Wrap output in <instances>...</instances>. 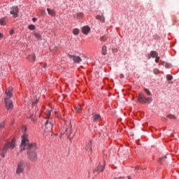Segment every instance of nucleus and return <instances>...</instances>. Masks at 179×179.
I'll use <instances>...</instances> for the list:
<instances>
[{
	"label": "nucleus",
	"mask_w": 179,
	"mask_h": 179,
	"mask_svg": "<svg viewBox=\"0 0 179 179\" xmlns=\"http://www.w3.org/2000/svg\"><path fill=\"white\" fill-rule=\"evenodd\" d=\"M13 91V87H10L8 90L6 91V94L8 98L5 99V104H6V108L7 110H12L13 108V103L12 101L10 99V97H12V92Z\"/></svg>",
	"instance_id": "nucleus-2"
},
{
	"label": "nucleus",
	"mask_w": 179,
	"mask_h": 179,
	"mask_svg": "<svg viewBox=\"0 0 179 179\" xmlns=\"http://www.w3.org/2000/svg\"><path fill=\"white\" fill-rule=\"evenodd\" d=\"M73 34H74V36H78V34H79V29H74L73 30Z\"/></svg>",
	"instance_id": "nucleus-23"
},
{
	"label": "nucleus",
	"mask_w": 179,
	"mask_h": 179,
	"mask_svg": "<svg viewBox=\"0 0 179 179\" xmlns=\"http://www.w3.org/2000/svg\"><path fill=\"white\" fill-rule=\"evenodd\" d=\"M144 92L146 93L148 96H152V93H150V91H149V90L145 88L144 89Z\"/></svg>",
	"instance_id": "nucleus-26"
},
{
	"label": "nucleus",
	"mask_w": 179,
	"mask_h": 179,
	"mask_svg": "<svg viewBox=\"0 0 179 179\" xmlns=\"http://www.w3.org/2000/svg\"><path fill=\"white\" fill-rule=\"evenodd\" d=\"M32 20L33 22H36V20H37V18H33Z\"/></svg>",
	"instance_id": "nucleus-37"
},
{
	"label": "nucleus",
	"mask_w": 179,
	"mask_h": 179,
	"mask_svg": "<svg viewBox=\"0 0 179 179\" xmlns=\"http://www.w3.org/2000/svg\"><path fill=\"white\" fill-rule=\"evenodd\" d=\"M131 136H134V134H131Z\"/></svg>",
	"instance_id": "nucleus-40"
},
{
	"label": "nucleus",
	"mask_w": 179,
	"mask_h": 179,
	"mask_svg": "<svg viewBox=\"0 0 179 179\" xmlns=\"http://www.w3.org/2000/svg\"><path fill=\"white\" fill-rule=\"evenodd\" d=\"M1 38H3V34H2L1 32H0V40Z\"/></svg>",
	"instance_id": "nucleus-35"
},
{
	"label": "nucleus",
	"mask_w": 179,
	"mask_h": 179,
	"mask_svg": "<svg viewBox=\"0 0 179 179\" xmlns=\"http://www.w3.org/2000/svg\"><path fill=\"white\" fill-rule=\"evenodd\" d=\"M104 167H106V162L103 161V164L100 163L99 166L94 169V171H104Z\"/></svg>",
	"instance_id": "nucleus-9"
},
{
	"label": "nucleus",
	"mask_w": 179,
	"mask_h": 179,
	"mask_svg": "<svg viewBox=\"0 0 179 179\" xmlns=\"http://www.w3.org/2000/svg\"><path fill=\"white\" fill-rule=\"evenodd\" d=\"M54 128V123L52 119H48L45 122V132H51Z\"/></svg>",
	"instance_id": "nucleus-6"
},
{
	"label": "nucleus",
	"mask_w": 179,
	"mask_h": 179,
	"mask_svg": "<svg viewBox=\"0 0 179 179\" xmlns=\"http://www.w3.org/2000/svg\"><path fill=\"white\" fill-rule=\"evenodd\" d=\"M68 57L71 59H73L75 64H80V62H82V58H80L79 56L69 55Z\"/></svg>",
	"instance_id": "nucleus-7"
},
{
	"label": "nucleus",
	"mask_w": 179,
	"mask_h": 179,
	"mask_svg": "<svg viewBox=\"0 0 179 179\" xmlns=\"http://www.w3.org/2000/svg\"><path fill=\"white\" fill-rule=\"evenodd\" d=\"M82 32L83 34L87 35L90 32V27L89 26H85L82 28Z\"/></svg>",
	"instance_id": "nucleus-10"
},
{
	"label": "nucleus",
	"mask_w": 179,
	"mask_h": 179,
	"mask_svg": "<svg viewBox=\"0 0 179 179\" xmlns=\"http://www.w3.org/2000/svg\"><path fill=\"white\" fill-rule=\"evenodd\" d=\"M96 19L97 20H100L101 22H102V23H104L106 22V19L104 18V16L97 15L96 16Z\"/></svg>",
	"instance_id": "nucleus-15"
},
{
	"label": "nucleus",
	"mask_w": 179,
	"mask_h": 179,
	"mask_svg": "<svg viewBox=\"0 0 179 179\" xmlns=\"http://www.w3.org/2000/svg\"><path fill=\"white\" fill-rule=\"evenodd\" d=\"M26 166V162L24 160L19 161L17 164V168L15 173L17 176H20V174L24 173V167Z\"/></svg>",
	"instance_id": "nucleus-4"
},
{
	"label": "nucleus",
	"mask_w": 179,
	"mask_h": 179,
	"mask_svg": "<svg viewBox=\"0 0 179 179\" xmlns=\"http://www.w3.org/2000/svg\"><path fill=\"white\" fill-rule=\"evenodd\" d=\"M165 67L166 68H171V64H169L168 63L165 64Z\"/></svg>",
	"instance_id": "nucleus-32"
},
{
	"label": "nucleus",
	"mask_w": 179,
	"mask_h": 179,
	"mask_svg": "<svg viewBox=\"0 0 179 179\" xmlns=\"http://www.w3.org/2000/svg\"><path fill=\"white\" fill-rule=\"evenodd\" d=\"M15 148H16V139L13 138L10 143H7L6 144H5V146L1 153L2 157H5V153L8 152V149H15Z\"/></svg>",
	"instance_id": "nucleus-3"
},
{
	"label": "nucleus",
	"mask_w": 179,
	"mask_h": 179,
	"mask_svg": "<svg viewBox=\"0 0 179 179\" xmlns=\"http://www.w3.org/2000/svg\"><path fill=\"white\" fill-rule=\"evenodd\" d=\"M30 62H34L36 61V55H30L27 57Z\"/></svg>",
	"instance_id": "nucleus-13"
},
{
	"label": "nucleus",
	"mask_w": 179,
	"mask_h": 179,
	"mask_svg": "<svg viewBox=\"0 0 179 179\" xmlns=\"http://www.w3.org/2000/svg\"><path fill=\"white\" fill-rule=\"evenodd\" d=\"M20 148V152L27 150V155L29 160L37 162V144L36 143H29V135L26 133L22 136Z\"/></svg>",
	"instance_id": "nucleus-1"
},
{
	"label": "nucleus",
	"mask_w": 179,
	"mask_h": 179,
	"mask_svg": "<svg viewBox=\"0 0 179 179\" xmlns=\"http://www.w3.org/2000/svg\"><path fill=\"white\" fill-rule=\"evenodd\" d=\"M73 17H75V19H82V17H83V13H78L74 14Z\"/></svg>",
	"instance_id": "nucleus-14"
},
{
	"label": "nucleus",
	"mask_w": 179,
	"mask_h": 179,
	"mask_svg": "<svg viewBox=\"0 0 179 179\" xmlns=\"http://www.w3.org/2000/svg\"><path fill=\"white\" fill-rule=\"evenodd\" d=\"M10 34H13V30H11V31H10Z\"/></svg>",
	"instance_id": "nucleus-38"
},
{
	"label": "nucleus",
	"mask_w": 179,
	"mask_h": 179,
	"mask_svg": "<svg viewBox=\"0 0 179 179\" xmlns=\"http://www.w3.org/2000/svg\"><path fill=\"white\" fill-rule=\"evenodd\" d=\"M0 24L1 26H5L6 24V17H3L0 19Z\"/></svg>",
	"instance_id": "nucleus-18"
},
{
	"label": "nucleus",
	"mask_w": 179,
	"mask_h": 179,
	"mask_svg": "<svg viewBox=\"0 0 179 179\" xmlns=\"http://www.w3.org/2000/svg\"><path fill=\"white\" fill-rule=\"evenodd\" d=\"M10 15H13V17H17L19 13V8H17V7L16 6L12 7L10 8Z\"/></svg>",
	"instance_id": "nucleus-8"
},
{
	"label": "nucleus",
	"mask_w": 179,
	"mask_h": 179,
	"mask_svg": "<svg viewBox=\"0 0 179 179\" xmlns=\"http://www.w3.org/2000/svg\"><path fill=\"white\" fill-rule=\"evenodd\" d=\"M37 103H38V99H36L35 102H33L32 104H33V106H36V104H37Z\"/></svg>",
	"instance_id": "nucleus-34"
},
{
	"label": "nucleus",
	"mask_w": 179,
	"mask_h": 179,
	"mask_svg": "<svg viewBox=\"0 0 179 179\" xmlns=\"http://www.w3.org/2000/svg\"><path fill=\"white\" fill-rule=\"evenodd\" d=\"M6 125V123L5 122H0V132L5 128V126Z\"/></svg>",
	"instance_id": "nucleus-21"
},
{
	"label": "nucleus",
	"mask_w": 179,
	"mask_h": 179,
	"mask_svg": "<svg viewBox=\"0 0 179 179\" xmlns=\"http://www.w3.org/2000/svg\"><path fill=\"white\" fill-rule=\"evenodd\" d=\"M120 78L122 79V78H124V74H120Z\"/></svg>",
	"instance_id": "nucleus-36"
},
{
	"label": "nucleus",
	"mask_w": 179,
	"mask_h": 179,
	"mask_svg": "<svg viewBox=\"0 0 179 179\" xmlns=\"http://www.w3.org/2000/svg\"><path fill=\"white\" fill-rule=\"evenodd\" d=\"M167 80H171L173 79V76L171 75H167L166 76Z\"/></svg>",
	"instance_id": "nucleus-28"
},
{
	"label": "nucleus",
	"mask_w": 179,
	"mask_h": 179,
	"mask_svg": "<svg viewBox=\"0 0 179 179\" xmlns=\"http://www.w3.org/2000/svg\"><path fill=\"white\" fill-rule=\"evenodd\" d=\"M92 118H93L94 121L97 122V121H100V120H101V116L99 114H94Z\"/></svg>",
	"instance_id": "nucleus-12"
},
{
	"label": "nucleus",
	"mask_w": 179,
	"mask_h": 179,
	"mask_svg": "<svg viewBox=\"0 0 179 179\" xmlns=\"http://www.w3.org/2000/svg\"><path fill=\"white\" fill-rule=\"evenodd\" d=\"M159 59H160V57L157 56V57H155V62H159Z\"/></svg>",
	"instance_id": "nucleus-31"
},
{
	"label": "nucleus",
	"mask_w": 179,
	"mask_h": 179,
	"mask_svg": "<svg viewBox=\"0 0 179 179\" xmlns=\"http://www.w3.org/2000/svg\"><path fill=\"white\" fill-rule=\"evenodd\" d=\"M47 11L48 15H50V16H55V10L47 8Z\"/></svg>",
	"instance_id": "nucleus-16"
},
{
	"label": "nucleus",
	"mask_w": 179,
	"mask_h": 179,
	"mask_svg": "<svg viewBox=\"0 0 179 179\" xmlns=\"http://www.w3.org/2000/svg\"><path fill=\"white\" fill-rule=\"evenodd\" d=\"M47 118H50L51 116V110H48L46 113Z\"/></svg>",
	"instance_id": "nucleus-29"
},
{
	"label": "nucleus",
	"mask_w": 179,
	"mask_h": 179,
	"mask_svg": "<svg viewBox=\"0 0 179 179\" xmlns=\"http://www.w3.org/2000/svg\"><path fill=\"white\" fill-rule=\"evenodd\" d=\"M28 29L29 30H36V26L34 24H30L28 26Z\"/></svg>",
	"instance_id": "nucleus-24"
},
{
	"label": "nucleus",
	"mask_w": 179,
	"mask_h": 179,
	"mask_svg": "<svg viewBox=\"0 0 179 179\" xmlns=\"http://www.w3.org/2000/svg\"><path fill=\"white\" fill-rule=\"evenodd\" d=\"M101 54H102V55H106L107 54V46L103 45L102 47Z\"/></svg>",
	"instance_id": "nucleus-19"
},
{
	"label": "nucleus",
	"mask_w": 179,
	"mask_h": 179,
	"mask_svg": "<svg viewBox=\"0 0 179 179\" xmlns=\"http://www.w3.org/2000/svg\"><path fill=\"white\" fill-rule=\"evenodd\" d=\"M164 159H167V156H164L163 158L158 159L159 163H162V162H164Z\"/></svg>",
	"instance_id": "nucleus-27"
},
{
	"label": "nucleus",
	"mask_w": 179,
	"mask_h": 179,
	"mask_svg": "<svg viewBox=\"0 0 179 179\" xmlns=\"http://www.w3.org/2000/svg\"><path fill=\"white\" fill-rule=\"evenodd\" d=\"M76 113H80L82 111V106H78L75 108Z\"/></svg>",
	"instance_id": "nucleus-22"
},
{
	"label": "nucleus",
	"mask_w": 179,
	"mask_h": 179,
	"mask_svg": "<svg viewBox=\"0 0 179 179\" xmlns=\"http://www.w3.org/2000/svg\"><path fill=\"white\" fill-rule=\"evenodd\" d=\"M150 55L152 58H156V57L159 56V53H157V52L156 51L152 50L150 52Z\"/></svg>",
	"instance_id": "nucleus-17"
},
{
	"label": "nucleus",
	"mask_w": 179,
	"mask_h": 179,
	"mask_svg": "<svg viewBox=\"0 0 179 179\" xmlns=\"http://www.w3.org/2000/svg\"><path fill=\"white\" fill-rule=\"evenodd\" d=\"M101 41H107V38L106 36H102L100 38Z\"/></svg>",
	"instance_id": "nucleus-30"
},
{
	"label": "nucleus",
	"mask_w": 179,
	"mask_h": 179,
	"mask_svg": "<svg viewBox=\"0 0 179 179\" xmlns=\"http://www.w3.org/2000/svg\"><path fill=\"white\" fill-rule=\"evenodd\" d=\"M138 103H148V104H150V103L153 101V99L152 97L146 98L143 93H140L138 96Z\"/></svg>",
	"instance_id": "nucleus-5"
},
{
	"label": "nucleus",
	"mask_w": 179,
	"mask_h": 179,
	"mask_svg": "<svg viewBox=\"0 0 179 179\" xmlns=\"http://www.w3.org/2000/svg\"><path fill=\"white\" fill-rule=\"evenodd\" d=\"M154 73H155V75H157V73H159V70L158 69H155L154 70Z\"/></svg>",
	"instance_id": "nucleus-33"
},
{
	"label": "nucleus",
	"mask_w": 179,
	"mask_h": 179,
	"mask_svg": "<svg viewBox=\"0 0 179 179\" xmlns=\"http://www.w3.org/2000/svg\"><path fill=\"white\" fill-rule=\"evenodd\" d=\"M127 179H131L129 176H128Z\"/></svg>",
	"instance_id": "nucleus-39"
},
{
	"label": "nucleus",
	"mask_w": 179,
	"mask_h": 179,
	"mask_svg": "<svg viewBox=\"0 0 179 179\" xmlns=\"http://www.w3.org/2000/svg\"><path fill=\"white\" fill-rule=\"evenodd\" d=\"M85 150L87 152H90V153H92V141H90L87 144V145L85 147Z\"/></svg>",
	"instance_id": "nucleus-11"
},
{
	"label": "nucleus",
	"mask_w": 179,
	"mask_h": 179,
	"mask_svg": "<svg viewBox=\"0 0 179 179\" xmlns=\"http://www.w3.org/2000/svg\"><path fill=\"white\" fill-rule=\"evenodd\" d=\"M34 36L37 40H41V35L38 34L37 32H34Z\"/></svg>",
	"instance_id": "nucleus-20"
},
{
	"label": "nucleus",
	"mask_w": 179,
	"mask_h": 179,
	"mask_svg": "<svg viewBox=\"0 0 179 179\" xmlns=\"http://www.w3.org/2000/svg\"><path fill=\"white\" fill-rule=\"evenodd\" d=\"M167 117L170 118V120H176L177 118L174 115H171V114L168 115Z\"/></svg>",
	"instance_id": "nucleus-25"
}]
</instances>
